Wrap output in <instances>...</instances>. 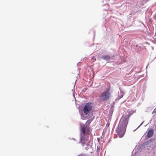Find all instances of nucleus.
I'll return each mask as SVG.
<instances>
[{"instance_id":"39448f33","label":"nucleus","mask_w":156,"mask_h":156,"mask_svg":"<svg viewBox=\"0 0 156 156\" xmlns=\"http://www.w3.org/2000/svg\"><path fill=\"white\" fill-rule=\"evenodd\" d=\"M92 108V106L90 103H87L84 106L83 109V111L86 115L88 114Z\"/></svg>"},{"instance_id":"0eeeda50","label":"nucleus","mask_w":156,"mask_h":156,"mask_svg":"<svg viewBox=\"0 0 156 156\" xmlns=\"http://www.w3.org/2000/svg\"><path fill=\"white\" fill-rule=\"evenodd\" d=\"M93 120V119L92 118L90 120H88L87 121L86 123L85 124L84 126H89V125L91 122V121Z\"/></svg>"},{"instance_id":"f257e3e1","label":"nucleus","mask_w":156,"mask_h":156,"mask_svg":"<svg viewBox=\"0 0 156 156\" xmlns=\"http://www.w3.org/2000/svg\"><path fill=\"white\" fill-rule=\"evenodd\" d=\"M80 131L83 134L81 138V142L83 145H86L88 146L89 145L88 138L90 134V128L88 126H81Z\"/></svg>"},{"instance_id":"1a4fd4ad","label":"nucleus","mask_w":156,"mask_h":156,"mask_svg":"<svg viewBox=\"0 0 156 156\" xmlns=\"http://www.w3.org/2000/svg\"><path fill=\"white\" fill-rule=\"evenodd\" d=\"M118 96L119 97V99L121 98H122L123 96V94L122 93H120V94L119 95H118Z\"/></svg>"},{"instance_id":"423d86ee","label":"nucleus","mask_w":156,"mask_h":156,"mask_svg":"<svg viewBox=\"0 0 156 156\" xmlns=\"http://www.w3.org/2000/svg\"><path fill=\"white\" fill-rule=\"evenodd\" d=\"M154 131L152 129H150L148 131L147 134V136L148 138H150L152 136L153 134Z\"/></svg>"},{"instance_id":"9d476101","label":"nucleus","mask_w":156,"mask_h":156,"mask_svg":"<svg viewBox=\"0 0 156 156\" xmlns=\"http://www.w3.org/2000/svg\"><path fill=\"white\" fill-rule=\"evenodd\" d=\"M93 116V114H91V115L90 116V117H92Z\"/></svg>"},{"instance_id":"6e6552de","label":"nucleus","mask_w":156,"mask_h":156,"mask_svg":"<svg viewBox=\"0 0 156 156\" xmlns=\"http://www.w3.org/2000/svg\"><path fill=\"white\" fill-rule=\"evenodd\" d=\"M102 58L104 59L105 60H109L110 58V56L108 55H105L102 57Z\"/></svg>"},{"instance_id":"7ed1b4c3","label":"nucleus","mask_w":156,"mask_h":156,"mask_svg":"<svg viewBox=\"0 0 156 156\" xmlns=\"http://www.w3.org/2000/svg\"><path fill=\"white\" fill-rule=\"evenodd\" d=\"M112 91L110 88L106 89L102 92L99 96V99L101 101H105L108 100L112 97Z\"/></svg>"},{"instance_id":"f03ea898","label":"nucleus","mask_w":156,"mask_h":156,"mask_svg":"<svg viewBox=\"0 0 156 156\" xmlns=\"http://www.w3.org/2000/svg\"><path fill=\"white\" fill-rule=\"evenodd\" d=\"M128 123L121 120L120 124L118 126L116 132L120 138L122 137L125 133Z\"/></svg>"},{"instance_id":"f8f14e48","label":"nucleus","mask_w":156,"mask_h":156,"mask_svg":"<svg viewBox=\"0 0 156 156\" xmlns=\"http://www.w3.org/2000/svg\"><path fill=\"white\" fill-rule=\"evenodd\" d=\"M82 119H83V120H85V119H86L85 118L83 119V118H82Z\"/></svg>"},{"instance_id":"20e7f679","label":"nucleus","mask_w":156,"mask_h":156,"mask_svg":"<svg viewBox=\"0 0 156 156\" xmlns=\"http://www.w3.org/2000/svg\"><path fill=\"white\" fill-rule=\"evenodd\" d=\"M133 113L134 112L133 110L131 109H128L127 112L126 113V115L122 117L121 120L126 122L128 123L129 118Z\"/></svg>"},{"instance_id":"9b49d317","label":"nucleus","mask_w":156,"mask_h":156,"mask_svg":"<svg viewBox=\"0 0 156 156\" xmlns=\"http://www.w3.org/2000/svg\"><path fill=\"white\" fill-rule=\"evenodd\" d=\"M107 125H108V126L109 125V123H108Z\"/></svg>"}]
</instances>
